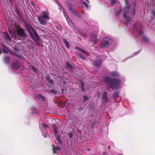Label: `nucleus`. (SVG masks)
Masks as SVG:
<instances>
[{"instance_id": "28", "label": "nucleus", "mask_w": 155, "mask_h": 155, "mask_svg": "<svg viewBox=\"0 0 155 155\" xmlns=\"http://www.w3.org/2000/svg\"><path fill=\"white\" fill-rule=\"evenodd\" d=\"M69 10H71V8H69Z\"/></svg>"}, {"instance_id": "26", "label": "nucleus", "mask_w": 155, "mask_h": 155, "mask_svg": "<svg viewBox=\"0 0 155 155\" xmlns=\"http://www.w3.org/2000/svg\"><path fill=\"white\" fill-rule=\"evenodd\" d=\"M34 71H35V70H36V68H34L33 69Z\"/></svg>"}, {"instance_id": "12", "label": "nucleus", "mask_w": 155, "mask_h": 155, "mask_svg": "<svg viewBox=\"0 0 155 155\" xmlns=\"http://www.w3.org/2000/svg\"><path fill=\"white\" fill-rule=\"evenodd\" d=\"M2 51L3 52L7 53L8 51V49L6 47H5L2 49Z\"/></svg>"}, {"instance_id": "20", "label": "nucleus", "mask_w": 155, "mask_h": 155, "mask_svg": "<svg viewBox=\"0 0 155 155\" xmlns=\"http://www.w3.org/2000/svg\"><path fill=\"white\" fill-rule=\"evenodd\" d=\"M116 2V1L114 0H111L110 4L111 5L113 4Z\"/></svg>"}, {"instance_id": "5", "label": "nucleus", "mask_w": 155, "mask_h": 155, "mask_svg": "<svg viewBox=\"0 0 155 155\" xmlns=\"http://www.w3.org/2000/svg\"><path fill=\"white\" fill-rule=\"evenodd\" d=\"M42 17L38 16V19L41 25H45L47 24V21H45Z\"/></svg>"}, {"instance_id": "10", "label": "nucleus", "mask_w": 155, "mask_h": 155, "mask_svg": "<svg viewBox=\"0 0 155 155\" xmlns=\"http://www.w3.org/2000/svg\"><path fill=\"white\" fill-rule=\"evenodd\" d=\"M4 35L6 38V39L8 40H10V38L9 35L7 33H5L4 34Z\"/></svg>"}, {"instance_id": "23", "label": "nucleus", "mask_w": 155, "mask_h": 155, "mask_svg": "<svg viewBox=\"0 0 155 155\" xmlns=\"http://www.w3.org/2000/svg\"><path fill=\"white\" fill-rule=\"evenodd\" d=\"M103 98L104 99H105V100H107V98L106 96H105V97H104Z\"/></svg>"}, {"instance_id": "16", "label": "nucleus", "mask_w": 155, "mask_h": 155, "mask_svg": "<svg viewBox=\"0 0 155 155\" xmlns=\"http://www.w3.org/2000/svg\"><path fill=\"white\" fill-rule=\"evenodd\" d=\"M47 79L49 82L50 83H53V81L50 79V78H47Z\"/></svg>"}, {"instance_id": "3", "label": "nucleus", "mask_w": 155, "mask_h": 155, "mask_svg": "<svg viewBox=\"0 0 155 155\" xmlns=\"http://www.w3.org/2000/svg\"><path fill=\"white\" fill-rule=\"evenodd\" d=\"M9 32L10 34L13 36L14 35H18L21 36H24L25 35V34L24 32V30L22 28L18 27L16 30L14 31V34L13 32L9 30Z\"/></svg>"}, {"instance_id": "11", "label": "nucleus", "mask_w": 155, "mask_h": 155, "mask_svg": "<svg viewBox=\"0 0 155 155\" xmlns=\"http://www.w3.org/2000/svg\"><path fill=\"white\" fill-rule=\"evenodd\" d=\"M111 74L114 76H117L119 75L118 73L116 71L113 72L111 73Z\"/></svg>"}, {"instance_id": "9", "label": "nucleus", "mask_w": 155, "mask_h": 155, "mask_svg": "<svg viewBox=\"0 0 155 155\" xmlns=\"http://www.w3.org/2000/svg\"><path fill=\"white\" fill-rule=\"evenodd\" d=\"M65 44L66 47L68 48H69L70 47V45L69 43L68 42V41L65 39H63V40Z\"/></svg>"}, {"instance_id": "6", "label": "nucleus", "mask_w": 155, "mask_h": 155, "mask_svg": "<svg viewBox=\"0 0 155 155\" xmlns=\"http://www.w3.org/2000/svg\"><path fill=\"white\" fill-rule=\"evenodd\" d=\"M12 67L13 69L14 70L19 69V63L17 62L16 63L12 65Z\"/></svg>"}, {"instance_id": "2", "label": "nucleus", "mask_w": 155, "mask_h": 155, "mask_svg": "<svg viewBox=\"0 0 155 155\" xmlns=\"http://www.w3.org/2000/svg\"><path fill=\"white\" fill-rule=\"evenodd\" d=\"M107 81H109V84L110 87L112 88H117L118 87L120 82L119 81L115 80H111L110 78H107Z\"/></svg>"}, {"instance_id": "15", "label": "nucleus", "mask_w": 155, "mask_h": 155, "mask_svg": "<svg viewBox=\"0 0 155 155\" xmlns=\"http://www.w3.org/2000/svg\"><path fill=\"white\" fill-rule=\"evenodd\" d=\"M5 61L7 63H8L10 62V59L9 57H7L5 59Z\"/></svg>"}, {"instance_id": "8", "label": "nucleus", "mask_w": 155, "mask_h": 155, "mask_svg": "<svg viewBox=\"0 0 155 155\" xmlns=\"http://www.w3.org/2000/svg\"><path fill=\"white\" fill-rule=\"evenodd\" d=\"M75 48L76 49L80 51L82 53H83L84 54H86L87 55L88 54V53H87V52H86L85 51L83 50V49H81V48H79V47H76Z\"/></svg>"}, {"instance_id": "13", "label": "nucleus", "mask_w": 155, "mask_h": 155, "mask_svg": "<svg viewBox=\"0 0 155 155\" xmlns=\"http://www.w3.org/2000/svg\"><path fill=\"white\" fill-rule=\"evenodd\" d=\"M67 67L69 68L70 69H72L73 68V67L72 65L68 63H67Z\"/></svg>"}, {"instance_id": "25", "label": "nucleus", "mask_w": 155, "mask_h": 155, "mask_svg": "<svg viewBox=\"0 0 155 155\" xmlns=\"http://www.w3.org/2000/svg\"><path fill=\"white\" fill-rule=\"evenodd\" d=\"M124 17H125V16H126V14L125 13H124Z\"/></svg>"}, {"instance_id": "18", "label": "nucleus", "mask_w": 155, "mask_h": 155, "mask_svg": "<svg viewBox=\"0 0 155 155\" xmlns=\"http://www.w3.org/2000/svg\"><path fill=\"white\" fill-rule=\"evenodd\" d=\"M84 102L87 101L88 100V97L87 96L84 97Z\"/></svg>"}, {"instance_id": "4", "label": "nucleus", "mask_w": 155, "mask_h": 155, "mask_svg": "<svg viewBox=\"0 0 155 155\" xmlns=\"http://www.w3.org/2000/svg\"><path fill=\"white\" fill-rule=\"evenodd\" d=\"M111 41L110 39L106 38H104L101 43L100 44L99 46L101 48L107 47L109 45V42Z\"/></svg>"}, {"instance_id": "21", "label": "nucleus", "mask_w": 155, "mask_h": 155, "mask_svg": "<svg viewBox=\"0 0 155 155\" xmlns=\"http://www.w3.org/2000/svg\"><path fill=\"white\" fill-rule=\"evenodd\" d=\"M80 57L81 58H82L83 59H84V60L85 59V58L84 57L83 55H82V54L80 55Z\"/></svg>"}, {"instance_id": "17", "label": "nucleus", "mask_w": 155, "mask_h": 155, "mask_svg": "<svg viewBox=\"0 0 155 155\" xmlns=\"http://www.w3.org/2000/svg\"><path fill=\"white\" fill-rule=\"evenodd\" d=\"M83 4L86 7L88 8V7L89 5H88V4L87 3H86L85 2H83Z\"/></svg>"}, {"instance_id": "7", "label": "nucleus", "mask_w": 155, "mask_h": 155, "mask_svg": "<svg viewBox=\"0 0 155 155\" xmlns=\"http://www.w3.org/2000/svg\"><path fill=\"white\" fill-rule=\"evenodd\" d=\"M49 14L48 13H44L43 15L41 17H42L44 19L48 20L49 19Z\"/></svg>"}, {"instance_id": "19", "label": "nucleus", "mask_w": 155, "mask_h": 155, "mask_svg": "<svg viewBox=\"0 0 155 155\" xmlns=\"http://www.w3.org/2000/svg\"><path fill=\"white\" fill-rule=\"evenodd\" d=\"M39 99L40 100H42V101H44V97L41 96H40L39 97Z\"/></svg>"}, {"instance_id": "24", "label": "nucleus", "mask_w": 155, "mask_h": 155, "mask_svg": "<svg viewBox=\"0 0 155 155\" xmlns=\"http://www.w3.org/2000/svg\"><path fill=\"white\" fill-rule=\"evenodd\" d=\"M69 136H70V137H72V134H71V135H69Z\"/></svg>"}, {"instance_id": "14", "label": "nucleus", "mask_w": 155, "mask_h": 155, "mask_svg": "<svg viewBox=\"0 0 155 155\" xmlns=\"http://www.w3.org/2000/svg\"><path fill=\"white\" fill-rule=\"evenodd\" d=\"M41 126L42 127H43L45 128V129H47L48 128V126L46 124H43L41 125Z\"/></svg>"}, {"instance_id": "1", "label": "nucleus", "mask_w": 155, "mask_h": 155, "mask_svg": "<svg viewBox=\"0 0 155 155\" xmlns=\"http://www.w3.org/2000/svg\"><path fill=\"white\" fill-rule=\"evenodd\" d=\"M26 28L32 39L38 45L40 38L37 33L30 25H27Z\"/></svg>"}, {"instance_id": "27", "label": "nucleus", "mask_w": 155, "mask_h": 155, "mask_svg": "<svg viewBox=\"0 0 155 155\" xmlns=\"http://www.w3.org/2000/svg\"><path fill=\"white\" fill-rule=\"evenodd\" d=\"M57 149H59V147H57Z\"/></svg>"}, {"instance_id": "22", "label": "nucleus", "mask_w": 155, "mask_h": 155, "mask_svg": "<svg viewBox=\"0 0 155 155\" xmlns=\"http://www.w3.org/2000/svg\"><path fill=\"white\" fill-rule=\"evenodd\" d=\"M60 6L61 7V6ZM61 7V8H60V7H59V8H60V9L63 12H64V9Z\"/></svg>"}]
</instances>
